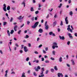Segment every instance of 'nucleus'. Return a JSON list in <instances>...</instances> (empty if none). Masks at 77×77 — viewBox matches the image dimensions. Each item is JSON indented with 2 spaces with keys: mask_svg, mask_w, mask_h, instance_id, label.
<instances>
[{
  "mask_svg": "<svg viewBox=\"0 0 77 77\" xmlns=\"http://www.w3.org/2000/svg\"><path fill=\"white\" fill-rule=\"evenodd\" d=\"M57 43L54 42L53 43V45L52 46V48L53 49H55V48H58V46L57 45Z\"/></svg>",
  "mask_w": 77,
  "mask_h": 77,
  "instance_id": "obj_1",
  "label": "nucleus"
},
{
  "mask_svg": "<svg viewBox=\"0 0 77 77\" xmlns=\"http://www.w3.org/2000/svg\"><path fill=\"white\" fill-rule=\"evenodd\" d=\"M39 24V22H35V23L34 25L32 26V28L33 29H35V28H36L37 26H38V25Z\"/></svg>",
  "mask_w": 77,
  "mask_h": 77,
  "instance_id": "obj_2",
  "label": "nucleus"
},
{
  "mask_svg": "<svg viewBox=\"0 0 77 77\" xmlns=\"http://www.w3.org/2000/svg\"><path fill=\"white\" fill-rule=\"evenodd\" d=\"M4 7L3 8V9L4 11H5V12H6L7 11V10H6V4H4L3 5Z\"/></svg>",
  "mask_w": 77,
  "mask_h": 77,
  "instance_id": "obj_3",
  "label": "nucleus"
},
{
  "mask_svg": "<svg viewBox=\"0 0 77 77\" xmlns=\"http://www.w3.org/2000/svg\"><path fill=\"white\" fill-rule=\"evenodd\" d=\"M65 21L66 24H68V17H66L65 19Z\"/></svg>",
  "mask_w": 77,
  "mask_h": 77,
  "instance_id": "obj_4",
  "label": "nucleus"
},
{
  "mask_svg": "<svg viewBox=\"0 0 77 77\" xmlns=\"http://www.w3.org/2000/svg\"><path fill=\"white\" fill-rule=\"evenodd\" d=\"M44 67H42V68L41 73H40V75H42L44 74Z\"/></svg>",
  "mask_w": 77,
  "mask_h": 77,
  "instance_id": "obj_5",
  "label": "nucleus"
},
{
  "mask_svg": "<svg viewBox=\"0 0 77 77\" xmlns=\"http://www.w3.org/2000/svg\"><path fill=\"white\" fill-rule=\"evenodd\" d=\"M59 38L60 39H62V40H64L65 39V37L63 36L62 37L60 35L59 36Z\"/></svg>",
  "mask_w": 77,
  "mask_h": 77,
  "instance_id": "obj_6",
  "label": "nucleus"
},
{
  "mask_svg": "<svg viewBox=\"0 0 77 77\" xmlns=\"http://www.w3.org/2000/svg\"><path fill=\"white\" fill-rule=\"evenodd\" d=\"M60 75L62 77H63V74H62V73H60V72L58 73V77H60Z\"/></svg>",
  "mask_w": 77,
  "mask_h": 77,
  "instance_id": "obj_7",
  "label": "nucleus"
},
{
  "mask_svg": "<svg viewBox=\"0 0 77 77\" xmlns=\"http://www.w3.org/2000/svg\"><path fill=\"white\" fill-rule=\"evenodd\" d=\"M24 50L25 52H27V51H28V49H27V47L26 46L24 47Z\"/></svg>",
  "mask_w": 77,
  "mask_h": 77,
  "instance_id": "obj_8",
  "label": "nucleus"
},
{
  "mask_svg": "<svg viewBox=\"0 0 77 77\" xmlns=\"http://www.w3.org/2000/svg\"><path fill=\"white\" fill-rule=\"evenodd\" d=\"M24 18V16L22 17V16H20L19 17H17V19L20 20H22Z\"/></svg>",
  "mask_w": 77,
  "mask_h": 77,
  "instance_id": "obj_9",
  "label": "nucleus"
},
{
  "mask_svg": "<svg viewBox=\"0 0 77 77\" xmlns=\"http://www.w3.org/2000/svg\"><path fill=\"white\" fill-rule=\"evenodd\" d=\"M38 32H39L40 33H41L43 32V30L41 28H40L38 30Z\"/></svg>",
  "mask_w": 77,
  "mask_h": 77,
  "instance_id": "obj_10",
  "label": "nucleus"
},
{
  "mask_svg": "<svg viewBox=\"0 0 77 77\" xmlns=\"http://www.w3.org/2000/svg\"><path fill=\"white\" fill-rule=\"evenodd\" d=\"M57 23V21H55L53 23V27H55V26L56 25V24Z\"/></svg>",
  "mask_w": 77,
  "mask_h": 77,
  "instance_id": "obj_11",
  "label": "nucleus"
},
{
  "mask_svg": "<svg viewBox=\"0 0 77 77\" xmlns=\"http://www.w3.org/2000/svg\"><path fill=\"white\" fill-rule=\"evenodd\" d=\"M67 30H68V31H69V32L70 30V32H71V33L72 32V29H71L70 27L67 28Z\"/></svg>",
  "mask_w": 77,
  "mask_h": 77,
  "instance_id": "obj_12",
  "label": "nucleus"
},
{
  "mask_svg": "<svg viewBox=\"0 0 77 77\" xmlns=\"http://www.w3.org/2000/svg\"><path fill=\"white\" fill-rule=\"evenodd\" d=\"M18 27L17 25L15 26L14 27V30L15 31H17V28Z\"/></svg>",
  "mask_w": 77,
  "mask_h": 77,
  "instance_id": "obj_13",
  "label": "nucleus"
},
{
  "mask_svg": "<svg viewBox=\"0 0 77 77\" xmlns=\"http://www.w3.org/2000/svg\"><path fill=\"white\" fill-rule=\"evenodd\" d=\"M71 61L72 62V65H75V63H74V60L72 59L71 60Z\"/></svg>",
  "mask_w": 77,
  "mask_h": 77,
  "instance_id": "obj_14",
  "label": "nucleus"
},
{
  "mask_svg": "<svg viewBox=\"0 0 77 77\" xmlns=\"http://www.w3.org/2000/svg\"><path fill=\"white\" fill-rule=\"evenodd\" d=\"M59 61L60 62H62V57H60L59 59Z\"/></svg>",
  "mask_w": 77,
  "mask_h": 77,
  "instance_id": "obj_15",
  "label": "nucleus"
},
{
  "mask_svg": "<svg viewBox=\"0 0 77 77\" xmlns=\"http://www.w3.org/2000/svg\"><path fill=\"white\" fill-rule=\"evenodd\" d=\"M45 29L46 30H48V25H45Z\"/></svg>",
  "mask_w": 77,
  "mask_h": 77,
  "instance_id": "obj_16",
  "label": "nucleus"
},
{
  "mask_svg": "<svg viewBox=\"0 0 77 77\" xmlns=\"http://www.w3.org/2000/svg\"><path fill=\"white\" fill-rule=\"evenodd\" d=\"M21 77H26V75H25V73L23 72L22 73Z\"/></svg>",
  "mask_w": 77,
  "mask_h": 77,
  "instance_id": "obj_17",
  "label": "nucleus"
},
{
  "mask_svg": "<svg viewBox=\"0 0 77 77\" xmlns=\"http://www.w3.org/2000/svg\"><path fill=\"white\" fill-rule=\"evenodd\" d=\"M68 35L69 36V38H72V35H71V34L69 33L68 34Z\"/></svg>",
  "mask_w": 77,
  "mask_h": 77,
  "instance_id": "obj_18",
  "label": "nucleus"
},
{
  "mask_svg": "<svg viewBox=\"0 0 77 77\" xmlns=\"http://www.w3.org/2000/svg\"><path fill=\"white\" fill-rule=\"evenodd\" d=\"M7 33L9 36H11V34H10V32H9V30H8L7 31Z\"/></svg>",
  "mask_w": 77,
  "mask_h": 77,
  "instance_id": "obj_19",
  "label": "nucleus"
},
{
  "mask_svg": "<svg viewBox=\"0 0 77 77\" xmlns=\"http://www.w3.org/2000/svg\"><path fill=\"white\" fill-rule=\"evenodd\" d=\"M5 77H7L8 75L7 74L8 73V70H6L5 71Z\"/></svg>",
  "mask_w": 77,
  "mask_h": 77,
  "instance_id": "obj_20",
  "label": "nucleus"
},
{
  "mask_svg": "<svg viewBox=\"0 0 77 77\" xmlns=\"http://www.w3.org/2000/svg\"><path fill=\"white\" fill-rule=\"evenodd\" d=\"M30 58L29 57H27L26 59V61L28 62Z\"/></svg>",
  "mask_w": 77,
  "mask_h": 77,
  "instance_id": "obj_21",
  "label": "nucleus"
},
{
  "mask_svg": "<svg viewBox=\"0 0 77 77\" xmlns=\"http://www.w3.org/2000/svg\"><path fill=\"white\" fill-rule=\"evenodd\" d=\"M69 14L70 15H71V16H72V14H73V13H72V11H70L69 13Z\"/></svg>",
  "mask_w": 77,
  "mask_h": 77,
  "instance_id": "obj_22",
  "label": "nucleus"
},
{
  "mask_svg": "<svg viewBox=\"0 0 77 77\" xmlns=\"http://www.w3.org/2000/svg\"><path fill=\"white\" fill-rule=\"evenodd\" d=\"M54 69L56 71H57L58 70V69H57V66H55L54 67Z\"/></svg>",
  "mask_w": 77,
  "mask_h": 77,
  "instance_id": "obj_23",
  "label": "nucleus"
},
{
  "mask_svg": "<svg viewBox=\"0 0 77 77\" xmlns=\"http://www.w3.org/2000/svg\"><path fill=\"white\" fill-rule=\"evenodd\" d=\"M10 6H8L7 7V10L8 11H9V10H10Z\"/></svg>",
  "mask_w": 77,
  "mask_h": 77,
  "instance_id": "obj_24",
  "label": "nucleus"
},
{
  "mask_svg": "<svg viewBox=\"0 0 77 77\" xmlns=\"http://www.w3.org/2000/svg\"><path fill=\"white\" fill-rule=\"evenodd\" d=\"M51 71L52 72H54V69H51Z\"/></svg>",
  "mask_w": 77,
  "mask_h": 77,
  "instance_id": "obj_25",
  "label": "nucleus"
},
{
  "mask_svg": "<svg viewBox=\"0 0 77 77\" xmlns=\"http://www.w3.org/2000/svg\"><path fill=\"white\" fill-rule=\"evenodd\" d=\"M14 32V31L13 30H11V32H10L11 34H13Z\"/></svg>",
  "mask_w": 77,
  "mask_h": 77,
  "instance_id": "obj_26",
  "label": "nucleus"
},
{
  "mask_svg": "<svg viewBox=\"0 0 77 77\" xmlns=\"http://www.w3.org/2000/svg\"><path fill=\"white\" fill-rule=\"evenodd\" d=\"M39 75V77H44V74H42V75Z\"/></svg>",
  "mask_w": 77,
  "mask_h": 77,
  "instance_id": "obj_27",
  "label": "nucleus"
},
{
  "mask_svg": "<svg viewBox=\"0 0 77 77\" xmlns=\"http://www.w3.org/2000/svg\"><path fill=\"white\" fill-rule=\"evenodd\" d=\"M62 6V4L61 3L60 4V5L58 6V8H60Z\"/></svg>",
  "mask_w": 77,
  "mask_h": 77,
  "instance_id": "obj_28",
  "label": "nucleus"
},
{
  "mask_svg": "<svg viewBox=\"0 0 77 77\" xmlns=\"http://www.w3.org/2000/svg\"><path fill=\"white\" fill-rule=\"evenodd\" d=\"M33 75L34 76H37V75L36 73V72H33Z\"/></svg>",
  "mask_w": 77,
  "mask_h": 77,
  "instance_id": "obj_29",
  "label": "nucleus"
},
{
  "mask_svg": "<svg viewBox=\"0 0 77 77\" xmlns=\"http://www.w3.org/2000/svg\"><path fill=\"white\" fill-rule=\"evenodd\" d=\"M30 11L32 12H33V11H34V9H33V8L31 7V8Z\"/></svg>",
  "mask_w": 77,
  "mask_h": 77,
  "instance_id": "obj_30",
  "label": "nucleus"
},
{
  "mask_svg": "<svg viewBox=\"0 0 77 77\" xmlns=\"http://www.w3.org/2000/svg\"><path fill=\"white\" fill-rule=\"evenodd\" d=\"M25 2H23L21 4V5H24V7H25Z\"/></svg>",
  "mask_w": 77,
  "mask_h": 77,
  "instance_id": "obj_31",
  "label": "nucleus"
},
{
  "mask_svg": "<svg viewBox=\"0 0 77 77\" xmlns=\"http://www.w3.org/2000/svg\"><path fill=\"white\" fill-rule=\"evenodd\" d=\"M6 24H7V22H4L3 23V26H5Z\"/></svg>",
  "mask_w": 77,
  "mask_h": 77,
  "instance_id": "obj_32",
  "label": "nucleus"
},
{
  "mask_svg": "<svg viewBox=\"0 0 77 77\" xmlns=\"http://www.w3.org/2000/svg\"><path fill=\"white\" fill-rule=\"evenodd\" d=\"M37 69L38 70L40 69H41V67H40V66H38L37 67Z\"/></svg>",
  "mask_w": 77,
  "mask_h": 77,
  "instance_id": "obj_33",
  "label": "nucleus"
},
{
  "mask_svg": "<svg viewBox=\"0 0 77 77\" xmlns=\"http://www.w3.org/2000/svg\"><path fill=\"white\" fill-rule=\"evenodd\" d=\"M53 34V32H49V34L50 35H51Z\"/></svg>",
  "mask_w": 77,
  "mask_h": 77,
  "instance_id": "obj_34",
  "label": "nucleus"
},
{
  "mask_svg": "<svg viewBox=\"0 0 77 77\" xmlns=\"http://www.w3.org/2000/svg\"><path fill=\"white\" fill-rule=\"evenodd\" d=\"M13 20V17H11V19L10 20V22H12V21Z\"/></svg>",
  "mask_w": 77,
  "mask_h": 77,
  "instance_id": "obj_35",
  "label": "nucleus"
},
{
  "mask_svg": "<svg viewBox=\"0 0 77 77\" xmlns=\"http://www.w3.org/2000/svg\"><path fill=\"white\" fill-rule=\"evenodd\" d=\"M60 26H63V22H62V21H61V23L60 24Z\"/></svg>",
  "mask_w": 77,
  "mask_h": 77,
  "instance_id": "obj_36",
  "label": "nucleus"
},
{
  "mask_svg": "<svg viewBox=\"0 0 77 77\" xmlns=\"http://www.w3.org/2000/svg\"><path fill=\"white\" fill-rule=\"evenodd\" d=\"M21 30H20L18 32V34H20V33H21Z\"/></svg>",
  "mask_w": 77,
  "mask_h": 77,
  "instance_id": "obj_37",
  "label": "nucleus"
},
{
  "mask_svg": "<svg viewBox=\"0 0 77 77\" xmlns=\"http://www.w3.org/2000/svg\"><path fill=\"white\" fill-rule=\"evenodd\" d=\"M35 71H36V72H38V71H39V70L37 68L35 69Z\"/></svg>",
  "mask_w": 77,
  "mask_h": 77,
  "instance_id": "obj_38",
  "label": "nucleus"
},
{
  "mask_svg": "<svg viewBox=\"0 0 77 77\" xmlns=\"http://www.w3.org/2000/svg\"><path fill=\"white\" fill-rule=\"evenodd\" d=\"M52 53L54 55H55V51H52Z\"/></svg>",
  "mask_w": 77,
  "mask_h": 77,
  "instance_id": "obj_39",
  "label": "nucleus"
},
{
  "mask_svg": "<svg viewBox=\"0 0 77 77\" xmlns=\"http://www.w3.org/2000/svg\"><path fill=\"white\" fill-rule=\"evenodd\" d=\"M45 63H49V62H50L48 60H46L45 61Z\"/></svg>",
  "mask_w": 77,
  "mask_h": 77,
  "instance_id": "obj_40",
  "label": "nucleus"
},
{
  "mask_svg": "<svg viewBox=\"0 0 77 77\" xmlns=\"http://www.w3.org/2000/svg\"><path fill=\"white\" fill-rule=\"evenodd\" d=\"M39 13V11H36L35 12V14H38Z\"/></svg>",
  "mask_w": 77,
  "mask_h": 77,
  "instance_id": "obj_41",
  "label": "nucleus"
},
{
  "mask_svg": "<svg viewBox=\"0 0 77 77\" xmlns=\"http://www.w3.org/2000/svg\"><path fill=\"white\" fill-rule=\"evenodd\" d=\"M15 46L17 47H19V45H18V44H17V43L15 44Z\"/></svg>",
  "mask_w": 77,
  "mask_h": 77,
  "instance_id": "obj_42",
  "label": "nucleus"
},
{
  "mask_svg": "<svg viewBox=\"0 0 77 77\" xmlns=\"http://www.w3.org/2000/svg\"><path fill=\"white\" fill-rule=\"evenodd\" d=\"M30 23V21H27V25H29V23Z\"/></svg>",
  "mask_w": 77,
  "mask_h": 77,
  "instance_id": "obj_43",
  "label": "nucleus"
},
{
  "mask_svg": "<svg viewBox=\"0 0 77 77\" xmlns=\"http://www.w3.org/2000/svg\"><path fill=\"white\" fill-rule=\"evenodd\" d=\"M48 48L46 47L45 48V51H47L48 50Z\"/></svg>",
  "mask_w": 77,
  "mask_h": 77,
  "instance_id": "obj_44",
  "label": "nucleus"
},
{
  "mask_svg": "<svg viewBox=\"0 0 77 77\" xmlns=\"http://www.w3.org/2000/svg\"><path fill=\"white\" fill-rule=\"evenodd\" d=\"M51 59L52 60H54V58L52 57L51 58Z\"/></svg>",
  "mask_w": 77,
  "mask_h": 77,
  "instance_id": "obj_45",
  "label": "nucleus"
},
{
  "mask_svg": "<svg viewBox=\"0 0 77 77\" xmlns=\"http://www.w3.org/2000/svg\"><path fill=\"white\" fill-rule=\"evenodd\" d=\"M47 21H46L45 24V26L48 25H47Z\"/></svg>",
  "mask_w": 77,
  "mask_h": 77,
  "instance_id": "obj_46",
  "label": "nucleus"
},
{
  "mask_svg": "<svg viewBox=\"0 0 77 77\" xmlns=\"http://www.w3.org/2000/svg\"><path fill=\"white\" fill-rule=\"evenodd\" d=\"M35 20L34 17H33L31 18V20H32V21H33V20Z\"/></svg>",
  "mask_w": 77,
  "mask_h": 77,
  "instance_id": "obj_47",
  "label": "nucleus"
},
{
  "mask_svg": "<svg viewBox=\"0 0 77 77\" xmlns=\"http://www.w3.org/2000/svg\"><path fill=\"white\" fill-rule=\"evenodd\" d=\"M70 44V41H69L67 42V45H69V44Z\"/></svg>",
  "mask_w": 77,
  "mask_h": 77,
  "instance_id": "obj_48",
  "label": "nucleus"
},
{
  "mask_svg": "<svg viewBox=\"0 0 77 77\" xmlns=\"http://www.w3.org/2000/svg\"><path fill=\"white\" fill-rule=\"evenodd\" d=\"M42 46V45H40L38 46V48H41Z\"/></svg>",
  "mask_w": 77,
  "mask_h": 77,
  "instance_id": "obj_49",
  "label": "nucleus"
},
{
  "mask_svg": "<svg viewBox=\"0 0 77 77\" xmlns=\"http://www.w3.org/2000/svg\"><path fill=\"white\" fill-rule=\"evenodd\" d=\"M5 19H6L5 18V17H3V18H2V20H3V21L5 20Z\"/></svg>",
  "mask_w": 77,
  "mask_h": 77,
  "instance_id": "obj_50",
  "label": "nucleus"
},
{
  "mask_svg": "<svg viewBox=\"0 0 77 77\" xmlns=\"http://www.w3.org/2000/svg\"><path fill=\"white\" fill-rule=\"evenodd\" d=\"M68 2H69V4H70V3H71V0H69Z\"/></svg>",
  "mask_w": 77,
  "mask_h": 77,
  "instance_id": "obj_51",
  "label": "nucleus"
},
{
  "mask_svg": "<svg viewBox=\"0 0 77 77\" xmlns=\"http://www.w3.org/2000/svg\"><path fill=\"white\" fill-rule=\"evenodd\" d=\"M32 2L33 3H36V1H35V0H33Z\"/></svg>",
  "mask_w": 77,
  "mask_h": 77,
  "instance_id": "obj_52",
  "label": "nucleus"
},
{
  "mask_svg": "<svg viewBox=\"0 0 77 77\" xmlns=\"http://www.w3.org/2000/svg\"><path fill=\"white\" fill-rule=\"evenodd\" d=\"M11 9L13 10L14 11L15 10V8H14V7H13L11 8Z\"/></svg>",
  "mask_w": 77,
  "mask_h": 77,
  "instance_id": "obj_53",
  "label": "nucleus"
},
{
  "mask_svg": "<svg viewBox=\"0 0 77 77\" xmlns=\"http://www.w3.org/2000/svg\"><path fill=\"white\" fill-rule=\"evenodd\" d=\"M20 53H23V50H20Z\"/></svg>",
  "mask_w": 77,
  "mask_h": 77,
  "instance_id": "obj_54",
  "label": "nucleus"
},
{
  "mask_svg": "<svg viewBox=\"0 0 77 77\" xmlns=\"http://www.w3.org/2000/svg\"><path fill=\"white\" fill-rule=\"evenodd\" d=\"M28 46L29 47H31V44L30 43L28 44Z\"/></svg>",
  "mask_w": 77,
  "mask_h": 77,
  "instance_id": "obj_55",
  "label": "nucleus"
},
{
  "mask_svg": "<svg viewBox=\"0 0 77 77\" xmlns=\"http://www.w3.org/2000/svg\"><path fill=\"white\" fill-rule=\"evenodd\" d=\"M24 26V24H23L22 25H21L20 26L21 28H22V27H23Z\"/></svg>",
  "mask_w": 77,
  "mask_h": 77,
  "instance_id": "obj_56",
  "label": "nucleus"
},
{
  "mask_svg": "<svg viewBox=\"0 0 77 77\" xmlns=\"http://www.w3.org/2000/svg\"><path fill=\"white\" fill-rule=\"evenodd\" d=\"M27 72L28 74H30V70H28Z\"/></svg>",
  "mask_w": 77,
  "mask_h": 77,
  "instance_id": "obj_57",
  "label": "nucleus"
},
{
  "mask_svg": "<svg viewBox=\"0 0 77 77\" xmlns=\"http://www.w3.org/2000/svg\"><path fill=\"white\" fill-rule=\"evenodd\" d=\"M48 70H47L46 72V74H48Z\"/></svg>",
  "mask_w": 77,
  "mask_h": 77,
  "instance_id": "obj_58",
  "label": "nucleus"
},
{
  "mask_svg": "<svg viewBox=\"0 0 77 77\" xmlns=\"http://www.w3.org/2000/svg\"><path fill=\"white\" fill-rule=\"evenodd\" d=\"M35 20H38V17H35Z\"/></svg>",
  "mask_w": 77,
  "mask_h": 77,
  "instance_id": "obj_59",
  "label": "nucleus"
},
{
  "mask_svg": "<svg viewBox=\"0 0 77 77\" xmlns=\"http://www.w3.org/2000/svg\"><path fill=\"white\" fill-rule=\"evenodd\" d=\"M43 53H47V52H46V51H45V50H43Z\"/></svg>",
  "mask_w": 77,
  "mask_h": 77,
  "instance_id": "obj_60",
  "label": "nucleus"
},
{
  "mask_svg": "<svg viewBox=\"0 0 77 77\" xmlns=\"http://www.w3.org/2000/svg\"><path fill=\"white\" fill-rule=\"evenodd\" d=\"M36 63H39V60H36Z\"/></svg>",
  "mask_w": 77,
  "mask_h": 77,
  "instance_id": "obj_61",
  "label": "nucleus"
},
{
  "mask_svg": "<svg viewBox=\"0 0 77 77\" xmlns=\"http://www.w3.org/2000/svg\"><path fill=\"white\" fill-rule=\"evenodd\" d=\"M44 58L43 57L42 58V61H44Z\"/></svg>",
  "mask_w": 77,
  "mask_h": 77,
  "instance_id": "obj_62",
  "label": "nucleus"
},
{
  "mask_svg": "<svg viewBox=\"0 0 77 77\" xmlns=\"http://www.w3.org/2000/svg\"><path fill=\"white\" fill-rule=\"evenodd\" d=\"M35 54H38V52H37V51H35Z\"/></svg>",
  "mask_w": 77,
  "mask_h": 77,
  "instance_id": "obj_63",
  "label": "nucleus"
},
{
  "mask_svg": "<svg viewBox=\"0 0 77 77\" xmlns=\"http://www.w3.org/2000/svg\"><path fill=\"white\" fill-rule=\"evenodd\" d=\"M75 36H76V37H77V33H75Z\"/></svg>",
  "mask_w": 77,
  "mask_h": 77,
  "instance_id": "obj_64",
  "label": "nucleus"
}]
</instances>
